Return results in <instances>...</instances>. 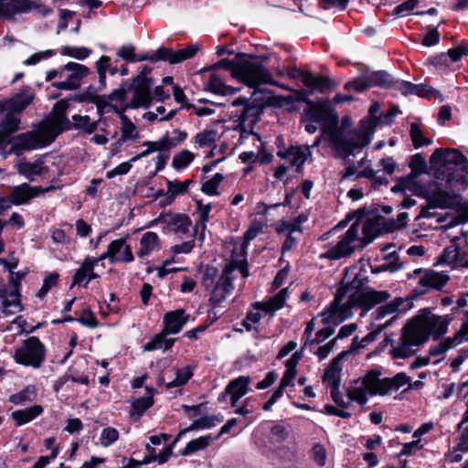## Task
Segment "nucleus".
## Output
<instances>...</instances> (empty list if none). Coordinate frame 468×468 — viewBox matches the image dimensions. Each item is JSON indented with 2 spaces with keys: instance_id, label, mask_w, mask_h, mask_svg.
Instances as JSON below:
<instances>
[{
  "instance_id": "f257e3e1",
  "label": "nucleus",
  "mask_w": 468,
  "mask_h": 468,
  "mask_svg": "<svg viewBox=\"0 0 468 468\" xmlns=\"http://www.w3.org/2000/svg\"><path fill=\"white\" fill-rule=\"evenodd\" d=\"M451 321L449 315H436L430 311H422L405 324L401 336L389 350L391 357L399 359L413 356L430 335L438 338L444 335Z\"/></svg>"
},
{
  "instance_id": "f03ea898",
  "label": "nucleus",
  "mask_w": 468,
  "mask_h": 468,
  "mask_svg": "<svg viewBox=\"0 0 468 468\" xmlns=\"http://www.w3.org/2000/svg\"><path fill=\"white\" fill-rule=\"evenodd\" d=\"M301 122L310 134L316 133L320 126L337 155L344 159L348 158L349 148L344 140L343 131L338 129V115L329 100L309 101V107L303 111Z\"/></svg>"
},
{
  "instance_id": "7ed1b4c3",
  "label": "nucleus",
  "mask_w": 468,
  "mask_h": 468,
  "mask_svg": "<svg viewBox=\"0 0 468 468\" xmlns=\"http://www.w3.org/2000/svg\"><path fill=\"white\" fill-rule=\"evenodd\" d=\"M430 163L434 176L445 181L450 187L468 185V160L459 150L437 148Z\"/></svg>"
},
{
  "instance_id": "20e7f679",
  "label": "nucleus",
  "mask_w": 468,
  "mask_h": 468,
  "mask_svg": "<svg viewBox=\"0 0 468 468\" xmlns=\"http://www.w3.org/2000/svg\"><path fill=\"white\" fill-rule=\"evenodd\" d=\"M153 85L154 81L152 79L134 77L131 83L125 82L120 88L113 90L109 94V100L122 103V110L128 108L146 109L150 107L153 101Z\"/></svg>"
},
{
  "instance_id": "39448f33",
  "label": "nucleus",
  "mask_w": 468,
  "mask_h": 468,
  "mask_svg": "<svg viewBox=\"0 0 468 468\" xmlns=\"http://www.w3.org/2000/svg\"><path fill=\"white\" fill-rule=\"evenodd\" d=\"M347 288H340L337 290L335 301L333 303L334 315L339 316L341 320L346 319L351 314L349 309L353 306L367 311L374 305L388 300L390 296L387 291L367 290L360 292L353 293L349 300L341 305V302L347 292Z\"/></svg>"
},
{
  "instance_id": "423d86ee",
  "label": "nucleus",
  "mask_w": 468,
  "mask_h": 468,
  "mask_svg": "<svg viewBox=\"0 0 468 468\" xmlns=\"http://www.w3.org/2000/svg\"><path fill=\"white\" fill-rule=\"evenodd\" d=\"M235 78L250 88L261 84H271L287 90L284 85H279L272 79L270 70L256 58L246 54L238 55Z\"/></svg>"
},
{
  "instance_id": "0eeeda50",
  "label": "nucleus",
  "mask_w": 468,
  "mask_h": 468,
  "mask_svg": "<svg viewBox=\"0 0 468 468\" xmlns=\"http://www.w3.org/2000/svg\"><path fill=\"white\" fill-rule=\"evenodd\" d=\"M359 230V222H354L349 229L340 236L338 242L330 247L324 253H322L320 258L337 261L351 256L357 249L364 248L369 244L370 239H360Z\"/></svg>"
},
{
  "instance_id": "6e6552de",
  "label": "nucleus",
  "mask_w": 468,
  "mask_h": 468,
  "mask_svg": "<svg viewBox=\"0 0 468 468\" xmlns=\"http://www.w3.org/2000/svg\"><path fill=\"white\" fill-rule=\"evenodd\" d=\"M351 124L348 117L343 118L341 125L338 124V129L343 131L344 140L349 148L350 154L348 157L354 155L356 151H361L365 146L370 144L372 136L375 133L376 122L372 120H362L359 127L351 132H347L346 128Z\"/></svg>"
},
{
  "instance_id": "1a4fd4ad",
  "label": "nucleus",
  "mask_w": 468,
  "mask_h": 468,
  "mask_svg": "<svg viewBox=\"0 0 468 468\" xmlns=\"http://www.w3.org/2000/svg\"><path fill=\"white\" fill-rule=\"evenodd\" d=\"M13 357L18 364L39 368L45 361L46 348L37 337L30 336L16 348Z\"/></svg>"
},
{
  "instance_id": "9d476101",
  "label": "nucleus",
  "mask_w": 468,
  "mask_h": 468,
  "mask_svg": "<svg viewBox=\"0 0 468 468\" xmlns=\"http://www.w3.org/2000/svg\"><path fill=\"white\" fill-rule=\"evenodd\" d=\"M56 139L55 135L42 122L36 131L18 134L14 141L12 150L30 151L45 147Z\"/></svg>"
},
{
  "instance_id": "9b49d317",
  "label": "nucleus",
  "mask_w": 468,
  "mask_h": 468,
  "mask_svg": "<svg viewBox=\"0 0 468 468\" xmlns=\"http://www.w3.org/2000/svg\"><path fill=\"white\" fill-rule=\"evenodd\" d=\"M89 69L76 62H69L60 68V80L55 81L52 86L64 90H74L81 86L82 80L88 76Z\"/></svg>"
},
{
  "instance_id": "f8f14e48",
  "label": "nucleus",
  "mask_w": 468,
  "mask_h": 468,
  "mask_svg": "<svg viewBox=\"0 0 468 468\" xmlns=\"http://www.w3.org/2000/svg\"><path fill=\"white\" fill-rule=\"evenodd\" d=\"M198 49L199 47L197 44L190 45L186 48H182L176 51L170 48L161 47L152 55H136V61L150 60L151 62H156L159 60H165L170 62L171 64H176L182 62L186 59L191 58L197 54Z\"/></svg>"
},
{
  "instance_id": "ddd939ff",
  "label": "nucleus",
  "mask_w": 468,
  "mask_h": 468,
  "mask_svg": "<svg viewBox=\"0 0 468 468\" xmlns=\"http://www.w3.org/2000/svg\"><path fill=\"white\" fill-rule=\"evenodd\" d=\"M393 83L392 77L387 71L378 70L346 83L345 89L362 92L375 86L388 87Z\"/></svg>"
},
{
  "instance_id": "4468645a",
  "label": "nucleus",
  "mask_w": 468,
  "mask_h": 468,
  "mask_svg": "<svg viewBox=\"0 0 468 468\" xmlns=\"http://www.w3.org/2000/svg\"><path fill=\"white\" fill-rule=\"evenodd\" d=\"M69 107V103L66 100L57 101L53 106L50 117L43 122L55 137L71 129V122L66 116V111Z\"/></svg>"
},
{
  "instance_id": "2eb2a0df",
  "label": "nucleus",
  "mask_w": 468,
  "mask_h": 468,
  "mask_svg": "<svg viewBox=\"0 0 468 468\" xmlns=\"http://www.w3.org/2000/svg\"><path fill=\"white\" fill-rule=\"evenodd\" d=\"M457 239L458 238L452 239V244L444 248L434 265H446L452 270L459 267L468 268V256L461 252Z\"/></svg>"
},
{
  "instance_id": "dca6fc26",
  "label": "nucleus",
  "mask_w": 468,
  "mask_h": 468,
  "mask_svg": "<svg viewBox=\"0 0 468 468\" xmlns=\"http://www.w3.org/2000/svg\"><path fill=\"white\" fill-rule=\"evenodd\" d=\"M233 271L234 268L231 265H227L218 278L209 299L214 307L219 305L232 293L234 286L231 282V273Z\"/></svg>"
},
{
  "instance_id": "f3484780",
  "label": "nucleus",
  "mask_w": 468,
  "mask_h": 468,
  "mask_svg": "<svg viewBox=\"0 0 468 468\" xmlns=\"http://www.w3.org/2000/svg\"><path fill=\"white\" fill-rule=\"evenodd\" d=\"M423 197L426 198L430 207L438 208H452L459 204L460 196L447 192L440 187L426 189Z\"/></svg>"
},
{
  "instance_id": "a211bd4d",
  "label": "nucleus",
  "mask_w": 468,
  "mask_h": 468,
  "mask_svg": "<svg viewBox=\"0 0 468 468\" xmlns=\"http://www.w3.org/2000/svg\"><path fill=\"white\" fill-rule=\"evenodd\" d=\"M105 259H109L110 262H132L133 261V255L130 246L126 244L125 239H118L112 241L107 250L98 257L100 261Z\"/></svg>"
},
{
  "instance_id": "6ab92c4d",
  "label": "nucleus",
  "mask_w": 468,
  "mask_h": 468,
  "mask_svg": "<svg viewBox=\"0 0 468 468\" xmlns=\"http://www.w3.org/2000/svg\"><path fill=\"white\" fill-rule=\"evenodd\" d=\"M450 277L445 271L439 272L433 270H425L419 279L420 289L418 293L422 294L431 289L440 290L447 283Z\"/></svg>"
},
{
  "instance_id": "aec40b11",
  "label": "nucleus",
  "mask_w": 468,
  "mask_h": 468,
  "mask_svg": "<svg viewBox=\"0 0 468 468\" xmlns=\"http://www.w3.org/2000/svg\"><path fill=\"white\" fill-rule=\"evenodd\" d=\"M156 221L164 223L169 231L177 234L187 233L191 226L190 218L185 214H167L160 216Z\"/></svg>"
},
{
  "instance_id": "412c9836",
  "label": "nucleus",
  "mask_w": 468,
  "mask_h": 468,
  "mask_svg": "<svg viewBox=\"0 0 468 468\" xmlns=\"http://www.w3.org/2000/svg\"><path fill=\"white\" fill-rule=\"evenodd\" d=\"M278 155L281 158L286 159L292 166H295L299 170L303 164L306 162L308 157L312 155L310 146H291L284 152H279Z\"/></svg>"
},
{
  "instance_id": "4be33fe9",
  "label": "nucleus",
  "mask_w": 468,
  "mask_h": 468,
  "mask_svg": "<svg viewBox=\"0 0 468 468\" xmlns=\"http://www.w3.org/2000/svg\"><path fill=\"white\" fill-rule=\"evenodd\" d=\"M188 319L183 309L168 312L164 316L165 333L175 335L179 333Z\"/></svg>"
},
{
  "instance_id": "5701e85b",
  "label": "nucleus",
  "mask_w": 468,
  "mask_h": 468,
  "mask_svg": "<svg viewBox=\"0 0 468 468\" xmlns=\"http://www.w3.org/2000/svg\"><path fill=\"white\" fill-rule=\"evenodd\" d=\"M380 371L378 369L369 370L361 380V385L371 396L386 395L385 378L380 379Z\"/></svg>"
},
{
  "instance_id": "b1692460",
  "label": "nucleus",
  "mask_w": 468,
  "mask_h": 468,
  "mask_svg": "<svg viewBox=\"0 0 468 468\" xmlns=\"http://www.w3.org/2000/svg\"><path fill=\"white\" fill-rule=\"evenodd\" d=\"M350 353L351 351L341 352L330 362L329 366L326 367L323 379L324 382H327L330 387L340 386V373L342 370L340 364Z\"/></svg>"
},
{
  "instance_id": "393cba45",
  "label": "nucleus",
  "mask_w": 468,
  "mask_h": 468,
  "mask_svg": "<svg viewBox=\"0 0 468 468\" xmlns=\"http://www.w3.org/2000/svg\"><path fill=\"white\" fill-rule=\"evenodd\" d=\"M31 0H0V16L11 17L17 12H27L32 9Z\"/></svg>"
},
{
  "instance_id": "a878e982",
  "label": "nucleus",
  "mask_w": 468,
  "mask_h": 468,
  "mask_svg": "<svg viewBox=\"0 0 468 468\" xmlns=\"http://www.w3.org/2000/svg\"><path fill=\"white\" fill-rule=\"evenodd\" d=\"M15 167L20 175L30 181H33L35 176H41L46 170L44 163L41 160L35 162L21 160L15 165Z\"/></svg>"
},
{
  "instance_id": "bb28decb",
  "label": "nucleus",
  "mask_w": 468,
  "mask_h": 468,
  "mask_svg": "<svg viewBox=\"0 0 468 468\" xmlns=\"http://www.w3.org/2000/svg\"><path fill=\"white\" fill-rule=\"evenodd\" d=\"M20 119L8 112L0 122V147L9 142V137L19 128Z\"/></svg>"
},
{
  "instance_id": "cd10ccee",
  "label": "nucleus",
  "mask_w": 468,
  "mask_h": 468,
  "mask_svg": "<svg viewBox=\"0 0 468 468\" xmlns=\"http://www.w3.org/2000/svg\"><path fill=\"white\" fill-rule=\"evenodd\" d=\"M418 176L410 174L407 177L400 178L398 183L392 187L393 192H405L407 190L413 192L416 195L423 197L425 188L417 182Z\"/></svg>"
},
{
  "instance_id": "c85d7f7f",
  "label": "nucleus",
  "mask_w": 468,
  "mask_h": 468,
  "mask_svg": "<svg viewBox=\"0 0 468 468\" xmlns=\"http://www.w3.org/2000/svg\"><path fill=\"white\" fill-rule=\"evenodd\" d=\"M287 295L288 288H283L267 302L256 303L255 306L257 309L262 310L266 313H274L283 307Z\"/></svg>"
},
{
  "instance_id": "c756f323",
  "label": "nucleus",
  "mask_w": 468,
  "mask_h": 468,
  "mask_svg": "<svg viewBox=\"0 0 468 468\" xmlns=\"http://www.w3.org/2000/svg\"><path fill=\"white\" fill-rule=\"evenodd\" d=\"M287 295L288 288H283L267 302L256 303L255 306L257 309L262 310L266 313H274L283 307Z\"/></svg>"
},
{
  "instance_id": "7c9ffc66",
  "label": "nucleus",
  "mask_w": 468,
  "mask_h": 468,
  "mask_svg": "<svg viewBox=\"0 0 468 468\" xmlns=\"http://www.w3.org/2000/svg\"><path fill=\"white\" fill-rule=\"evenodd\" d=\"M232 106L241 107L240 110H238L235 112V117H237L240 122H246L250 118H254L259 112L258 108L250 105L245 97H239L234 100L232 101Z\"/></svg>"
},
{
  "instance_id": "2f4dec72",
  "label": "nucleus",
  "mask_w": 468,
  "mask_h": 468,
  "mask_svg": "<svg viewBox=\"0 0 468 468\" xmlns=\"http://www.w3.org/2000/svg\"><path fill=\"white\" fill-rule=\"evenodd\" d=\"M42 412L43 408L40 405H34L25 410L13 411L11 417L17 426H22L36 419Z\"/></svg>"
},
{
  "instance_id": "473e14b6",
  "label": "nucleus",
  "mask_w": 468,
  "mask_h": 468,
  "mask_svg": "<svg viewBox=\"0 0 468 468\" xmlns=\"http://www.w3.org/2000/svg\"><path fill=\"white\" fill-rule=\"evenodd\" d=\"M159 249V239L155 232L144 233L140 240V248L137 251L139 258L148 256L152 251Z\"/></svg>"
},
{
  "instance_id": "72a5a7b5",
  "label": "nucleus",
  "mask_w": 468,
  "mask_h": 468,
  "mask_svg": "<svg viewBox=\"0 0 468 468\" xmlns=\"http://www.w3.org/2000/svg\"><path fill=\"white\" fill-rule=\"evenodd\" d=\"M34 94L28 91H23L16 94L8 102L10 113H18L25 110L33 101Z\"/></svg>"
},
{
  "instance_id": "f704fd0d",
  "label": "nucleus",
  "mask_w": 468,
  "mask_h": 468,
  "mask_svg": "<svg viewBox=\"0 0 468 468\" xmlns=\"http://www.w3.org/2000/svg\"><path fill=\"white\" fill-rule=\"evenodd\" d=\"M168 334L165 333L164 330L159 334L155 335L149 342L144 346V351H154L157 349L169 350L175 342L173 338H166Z\"/></svg>"
},
{
  "instance_id": "c9c22d12",
  "label": "nucleus",
  "mask_w": 468,
  "mask_h": 468,
  "mask_svg": "<svg viewBox=\"0 0 468 468\" xmlns=\"http://www.w3.org/2000/svg\"><path fill=\"white\" fill-rule=\"evenodd\" d=\"M10 195L13 205L20 206L23 204H27L31 200L30 186L27 183L14 186L11 188Z\"/></svg>"
},
{
  "instance_id": "e433bc0d",
  "label": "nucleus",
  "mask_w": 468,
  "mask_h": 468,
  "mask_svg": "<svg viewBox=\"0 0 468 468\" xmlns=\"http://www.w3.org/2000/svg\"><path fill=\"white\" fill-rule=\"evenodd\" d=\"M250 379L249 377H239L233 380H231L227 386V393L229 395L237 396L238 398H242L249 391V384Z\"/></svg>"
},
{
  "instance_id": "4c0bfd02",
  "label": "nucleus",
  "mask_w": 468,
  "mask_h": 468,
  "mask_svg": "<svg viewBox=\"0 0 468 468\" xmlns=\"http://www.w3.org/2000/svg\"><path fill=\"white\" fill-rule=\"evenodd\" d=\"M120 118L122 121L121 126V138L119 143H123L127 140H136L139 138V132L133 122L122 112H120Z\"/></svg>"
},
{
  "instance_id": "58836bf2",
  "label": "nucleus",
  "mask_w": 468,
  "mask_h": 468,
  "mask_svg": "<svg viewBox=\"0 0 468 468\" xmlns=\"http://www.w3.org/2000/svg\"><path fill=\"white\" fill-rule=\"evenodd\" d=\"M333 83L328 77L315 76L309 72L304 78V86L321 92L331 89Z\"/></svg>"
},
{
  "instance_id": "ea45409f",
  "label": "nucleus",
  "mask_w": 468,
  "mask_h": 468,
  "mask_svg": "<svg viewBox=\"0 0 468 468\" xmlns=\"http://www.w3.org/2000/svg\"><path fill=\"white\" fill-rule=\"evenodd\" d=\"M19 297V292L12 291L9 293V299H5L3 301L1 312L6 316L19 313L22 310Z\"/></svg>"
},
{
  "instance_id": "a19ab883",
  "label": "nucleus",
  "mask_w": 468,
  "mask_h": 468,
  "mask_svg": "<svg viewBox=\"0 0 468 468\" xmlns=\"http://www.w3.org/2000/svg\"><path fill=\"white\" fill-rule=\"evenodd\" d=\"M98 122H92L88 115L75 114L72 116L71 128L81 130L89 134L97 129Z\"/></svg>"
},
{
  "instance_id": "79ce46f5",
  "label": "nucleus",
  "mask_w": 468,
  "mask_h": 468,
  "mask_svg": "<svg viewBox=\"0 0 468 468\" xmlns=\"http://www.w3.org/2000/svg\"><path fill=\"white\" fill-rule=\"evenodd\" d=\"M396 319V315H393L388 321L382 324H378V327L367 334L365 337H363L358 344H356L357 337H355L352 342V347L353 348H364L366 347L369 343L376 340L377 336L381 333L382 330H384L386 327H388L394 320Z\"/></svg>"
},
{
  "instance_id": "37998d69",
  "label": "nucleus",
  "mask_w": 468,
  "mask_h": 468,
  "mask_svg": "<svg viewBox=\"0 0 468 468\" xmlns=\"http://www.w3.org/2000/svg\"><path fill=\"white\" fill-rule=\"evenodd\" d=\"M37 398L35 386L28 385L21 391L10 396V401L16 405H25L32 402Z\"/></svg>"
},
{
  "instance_id": "c03bdc74",
  "label": "nucleus",
  "mask_w": 468,
  "mask_h": 468,
  "mask_svg": "<svg viewBox=\"0 0 468 468\" xmlns=\"http://www.w3.org/2000/svg\"><path fill=\"white\" fill-rule=\"evenodd\" d=\"M99 261L98 258L87 257L73 276V285L80 284L87 278L88 272H92Z\"/></svg>"
},
{
  "instance_id": "a18cd8bd",
  "label": "nucleus",
  "mask_w": 468,
  "mask_h": 468,
  "mask_svg": "<svg viewBox=\"0 0 468 468\" xmlns=\"http://www.w3.org/2000/svg\"><path fill=\"white\" fill-rule=\"evenodd\" d=\"M211 441H212V437L209 434L205 435V436H200L197 439L191 440L186 444L185 449L181 452V455L187 456V455H190L199 450H204L207 447H208V445L211 443Z\"/></svg>"
},
{
  "instance_id": "49530a36",
  "label": "nucleus",
  "mask_w": 468,
  "mask_h": 468,
  "mask_svg": "<svg viewBox=\"0 0 468 468\" xmlns=\"http://www.w3.org/2000/svg\"><path fill=\"white\" fill-rule=\"evenodd\" d=\"M404 303L402 298H396L393 301L379 306L374 313L375 320H381L388 315L394 314L399 312V306Z\"/></svg>"
},
{
  "instance_id": "de8ad7c7",
  "label": "nucleus",
  "mask_w": 468,
  "mask_h": 468,
  "mask_svg": "<svg viewBox=\"0 0 468 468\" xmlns=\"http://www.w3.org/2000/svg\"><path fill=\"white\" fill-rule=\"evenodd\" d=\"M207 87L210 91L219 95L234 94L238 91V89L225 85L217 75L210 76Z\"/></svg>"
},
{
  "instance_id": "09e8293b",
  "label": "nucleus",
  "mask_w": 468,
  "mask_h": 468,
  "mask_svg": "<svg viewBox=\"0 0 468 468\" xmlns=\"http://www.w3.org/2000/svg\"><path fill=\"white\" fill-rule=\"evenodd\" d=\"M410 378L405 373H398L393 378H385L386 394L390 390H398L406 384H410Z\"/></svg>"
},
{
  "instance_id": "8fccbe9b",
  "label": "nucleus",
  "mask_w": 468,
  "mask_h": 468,
  "mask_svg": "<svg viewBox=\"0 0 468 468\" xmlns=\"http://www.w3.org/2000/svg\"><path fill=\"white\" fill-rule=\"evenodd\" d=\"M192 375L193 371L189 366L178 368L176 371L175 379L166 383L165 386L167 388L183 386L191 378Z\"/></svg>"
},
{
  "instance_id": "3c124183",
  "label": "nucleus",
  "mask_w": 468,
  "mask_h": 468,
  "mask_svg": "<svg viewBox=\"0 0 468 468\" xmlns=\"http://www.w3.org/2000/svg\"><path fill=\"white\" fill-rule=\"evenodd\" d=\"M172 454V446H167L156 457H144L140 463H134L133 460H131L129 462V464L126 465L124 468H133L134 466H137L139 464H147L154 460H157L160 464L165 463Z\"/></svg>"
},
{
  "instance_id": "603ef678",
  "label": "nucleus",
  "mask_w": 468,
  "mask_h": 468,
  "mask_svg": "<svg viewBox=\"0 0 468 468\" xmlns=\"http://www.w3.org/2000/svg\"><path fill=\"white\" fill-rule=\"evenodd\" d=\"M410 135L412 141L413 146L415 148H420L424 145H429L432 143L431 139H428L424 136L420 126L413 122L410 124Z\"/></svg>"
},
{
  "instance_id": "864d4df0",
  "label": "nucleus",
  "mask_w": 468,
  "mask_h": 468,
  "mask_svg": "<svg viewBox=\"0 0 468 468\" xmlns=\"http://www.w3.org/2000/svg\"><path fill=\"white\" fill-rule=\"evenodd\" d=\"M411 95H417L422 98H431L434 96L439 98L440 101H442V95L440 91L433 89L431 86L427 85L425 83L422 84H413L412 83V93Z\"/></svg>"
},
{
  "instance_id": "5fc2aeb1",
  "label": "nucleus",
  "mask_w": 468,
  "mask_h": 468,
  "mask_svg": "<svg viewBox=\"0 0 468 468\" xmlns=\"http://www.w3.org/2000/svg\"><path fill=\"white\" fill-rule=\"evenodd\" d=\"M224 176L217 173L211 179L204 182L201 186V191L209 196H218V187L223 181Z\"/></svg>"
},
{
  "instance_id": "6e6d98bb",
  "label": "nucleus",
  "mask_w": 468,
  "mask_h": 468,
  "mask_svg": "<svg viewBox=\"0 0 468 468\" xmlns=\"http://www.w3.org/2000/svg\"><path fill=\"white\" fill-rule=\"evenodd\" d=\"M146 389H147V396L139 398L133 403V409L139 415L143 414L146 410H148L154 404V400H153L154 389L148 388Z\"/></svg>"
},
{
  "instance_id": "4d7b16f0",
  "label": "nucleus",
  "mask_w": 468,
  "mask_h": 468,
  "mask_svg": "<svg viewBox=\"0 0 468 468\" xmlns=\"http://www.w3.org/2000/svg\"><path fill=\"white\" fill-rule=\"evenodd\" d=\"M217 133L214 130H205L195 136V143L199 147H210L215 144Z\"/></svg>"
},
{
  "instance_id": "13d9d810",
  "label": "nucleus",
  "mask_w": 468,
  "mask_h": 468,
  "mask_svg": "<svg viewBox=\"0 0 468 468\" xmlns=\"http://www.w3.org/2000/svg\"><path fill=\"white\" fill-rule=\"evenodd\" d=\"M367 390L361 385L360 387L350 388L347 389V397L350 399V404L353 401L357 402L359 405L367 404Z\"/></svg>"
},
{
  "instance_id": "bf43d9fd",
  "label": "nucleus",
  "mask_w": 468,
  "mask_h": 468,
  "mask_svg": "<svg viewBox=\"0 0 468 468\" xmlns=\"http://www.w3.org/2000/svg\"><path fill=\"white\" fill-rule=\"evenodd\" d=\"M223 420V417L218 416H205L193 421L190 425V429H209L216 426L218 423Z\"/></svg>"
},
{
  "instance_id": "052dcab7",
  "label": "nucleus",
  "mask_w": 468,
  "mask_h": 468,
  "mask_svg": "<svg viewBox=\"0 0 468 468\" xmlns=\"http://www.w3.org/2000/svg\"><path fill=\"white\" fill-rule=\"evenodd\" d=\"M60 52L65 56L72 57L78 59H85L90 55L91 50L83 47L65 46L61 48Z\"/></svg>"
},
{
  "instance_id": "680f3d73",
  "label": "nucleus",
  "mask_w": 468,
  "mask_h": 468,
  "mask_svg": "<svg viewBox=\"0 0 468 468\" xmlns=\"http://www.w3.org/2000/svg\"><path fill=\"white\" fill-rule=\"evenodd\" d=\"M194 157L193 153L188 150H183L174 156L172 165L176 169H183L194 160Z\"/></svg>"
},
{
  "instance_id": "e2e57ef3",
  "label": "nucleus",
  "mask_w": 468,
  "mask_h": 468,
  "mask_svg": "<svg viewBox=\"0 0 468 468\" xmlns=\"http://www.w3.org/2000/svg\"><path fill=\"white\" fill-rule=\"evenodd\" d=\"M458 346V342L454 341V338L448 337L443 341L437 344L435 346L431 347L430 355L433 356H439L446 353L450 348Z\"/></svg>"
},
{
  "instance_id": "0e129e2a",
  "label": "nucleus",
  "mask_w": 468,
  "mask_h": 468,
  "mask_svg": "<svg viewBox=\"0 0 468 468\" xmlns=\"http://www.w3.org/2000/svg\"><path fill=\"white\" fill-rule=\"evenodd\" d=\"M119 438V432L116 429L112 427L104 428L101 431L100 441L103 447H109L114 443Z\"/></svg>"
},
{
  "instance_id": "69168bd1",
  "label": "nucleus",
  "mask_w": 468,
  "mask_h": 468,
  "mask_svg": "<svg viewBox=\"0 0 468 468\" xmlns=\"http://www.w3.org/2000/svg\"><path fill=\"white\" fill-rule=\"evenodd\" d=\"M143 145L151 147L152 151H165L174 147V144L170 142L168 134L164 135L160 140L154 142H144Z\"/></svg>"
},
{
  "instance_id": "338daca9",
  "label": "nucleus",
  "mask_w": 468,
  "mask_h": 468,
  "mask_svg": "<svg viewBox=\"0 0 468 468\" xmlns=\"http://www.w3.org/2000/svg\"><path fill=\"white\" fill-rule=\"evenodd\" d=\"M410 167L411 169L410 174L420 176V174L426 171V161L421 156L420 154H416L411 157V161L410 163Z\"/></svg>"
},
{
  "instance_id": "774afa93",
  "label": "nucleus",
  "mask_w": 468,
  "mask_h": 468,
  "mask_svg": "<svg viewBox=\"0 0 468 468\" xmlns=\"http://www.w3.org/2000/svg\"><path fill=\"white\" fill-rule=\"evenodd\" d=\"M361 229H362L363 236H360V239H370V242L374 239V238L377 236V233L378 231V226L371 219H367L362 224Z\"/></svg>"
}]
</instances>
